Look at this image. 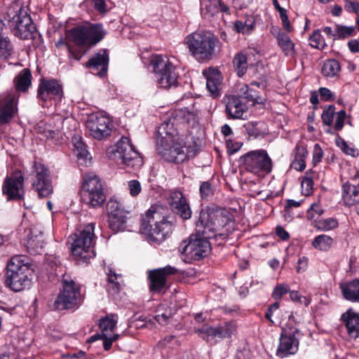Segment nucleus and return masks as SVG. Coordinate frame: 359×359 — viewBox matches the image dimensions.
I'll return each instance as SVG.
<instances>
[{"label":"nucleus","instance_id":"f257e3e1","mask_svg":"<svg viewBox=\"0 0 359 359\" xmlns=\"http://www.w3.org/2000/svg\"><path fill=\"white\" fill-rule=\"evenodd\" d=\"M194 120V115L187 109H180L173 111L168 122H164L159 128L161 136L157 144L158 153L169 162L183 163L192 158L196 153V144L193 138L180 136L172 128L175 126L189 123Z\"/></svg>","mask_w":359,"mask_h":359},{"label":"nucleus","instance_id":"f03ea898","mask_svg":"<svg viewBox=\"0 0 359 359\" xmlns=\"http://www.w3.org/2000/svg\"><path fill=\"white\" fill-rule=\"evenodd\" d=\"M231 222L232 215L226 209L208 207L200 212L196 230L217 241L221 239V244L228 237L227 226Z\"/></svg>","mask_w":359,"mask_h":359},{"label":"nucleus","instance_id":"7ed1b4c3","mask_svg":"<svg viewBox=\"0 0 359 359\" xmlns=\"http://www.w3.org/2000/svg\"><path fill=\"white\" fill-rule=\"evenodd\" d=\"M142 231L152 244H159L172 231V224L163 216L156 207H151L145 214Z\"/></svg>","mask_w":359,"mask_h":359},{"label":"nucleus","instance_id":"20e7f679","mask_svg":"<svg viewBox=\"0 0 359 359\" xmlns=\"http://www.w3.org/2000/svg\"><path fill=\"white\" fill-rule=\"evenodd\" d=\"M31 275L28 258L24 255H15L7 264L6 285L14 292H20L30 285Z\"/></svg>","mask_w":359,"mask_h":359},{"label":"nucleus","instance_id":"39448f33","mask_svg":"<svg viewBox=\"0 0 359 359\" xmlns=\"http://www.w3.org/2000/svg\"><path fill=\"white\" fill-rule=\"evenodd\" d=\"M218 42L215 36L203 32L191 33L184 39L191 55L200 62L212 58Z\"/></svg>","mask_w":359,"mask_h":359},{"label":"nucleus","instance_id":"423d86ee","mask_svg":"<svg viewBox=\"0 0 359 359\" xmlns=\"http://www.w3.org/2000/svg\"><path fill=\"white\" fill-rule=\"evenodd\" d=\"M6 18L16 37L22 40L33 38L36 27L25 8L18 4H12L8 8Z\"/></svg>","mask_w":359,"mask_h":359},{"label":"nucleus","instance_id":"0eeeda50","mask_svg":"<svg viewBox=\"0 0 359 359\" xmlns=\"http://www.w3.org/2000/svg\"><path fill=\"white\" fill-rule=\"evenodd\" d=\"M107 154L114 161L134 170H138L143 165L140 153L127 137L119 139L114 147L108 149Z\"/></svg>","mask_w":359,"mask_h":359},{"label":"nucleus","instance_id":"6e6552de","mask_svg":"<svg viewBox=\"0 0 359 359\" xmlns=\"http://www.w3.org/2000/svg\"><path fill=\"white\" fill-rule=\"evenodd\" d=\"M151 64L160 88L169 89L178 85L176 67L167 56L155 55L151 58Z\"/></svg>","mask_w":359,"mask_h":359},{"label":"nucleus","instance_id":"1a4fd4ad","mask_svg":"<svg viewBox=\"0 0 359 359\" xmlns=\"http://www.w3.org/2000/svg\"><path fill=\"white\" fill-rule=\"evenodd\" d=\"M95 224L90 223L78 234H75L72 238L71 250L72 255L78 260L88 262L95 257L92 249L95 238Z\"/></svg>","mask_w":359,"mask_h":359},{"label":"nucleus","instance_id":"9d476101","mask_svg":"<svg viewBox=\"0 0 359 359\" xmlns=\"http://www.w3.org/2000/svg\"><path fill=\"white\" fill-rule=\"evenodd\" d=\"M83 180L81 190L82 201L92 208L101 207L106 200V196L100 180L93 173L86 174Z\"/></svg>","mask_w":359,"mask_h":359},{"label":"nucleus","instance_id":"9b49d317","mask_svg":"<svg viewBox=\"0 0 359 359\" xmlns=\"http://www.w3.org/2000/svg\"><path fill=\"white\" fill-rule=\"evenodd\" d=\"M196 231V233L190 235L188 242L184 241L179 247V252L190 261L202 259L209 254L211 249L208 241L211 238Z\"/></svg>","mask_w":359,"mask_h":359},{"label":"nucleus","instance_id":"f8f14e48","mask_svg":"<svg viewBox=\"0 0 359 359\" xmlns=\"http://www.w3.org/2000/svg\"><path fill=\"white\" fill-rule=\"evenodd\" d=\"M243 168L248 172L262 176L269 174L273 168V162L264 149L250 151L241 157Z\"/></svg>","mask_w":359,"mask_h":359},{"label":"nucleus","instance_id":"ddd939ff","mask_svg":"<svg viewBox=\"0 0 359 359\" xmlns=\"http://www.w3.org/2000/svg\"><path fill=\"white\" fill-rule=\"evenodd\" d=\"M106 32L100 24L85 23L69 31L72 41L79 46H94L105 36Z\"/></svg>","mask_w":359,"mask_h":359},{"label":"nucleus","instance_id":"4468645a","mask_svg":"<svg viewBox=\"0 0 359 359\" xmlns=\"http://www.w3.org/2000/svg\"><path fill=\"white\" fill-rule=\"evenodd\" d=\"M62 282V288L54 303L55 308L60 311L74 308L81 297L79 286L70 277L64 276Z\"/></svg>","mask_w":359,"mask_h":359},{"label":"nucleus","instance_id":"2eb2a0df","mask_svg":"<svg viewBox=\"0 0 359 359\" xmlns=\"http://www.w3.org/2000/svg\"><path fill=\"white\" fill-rule=\"evenodd\" d=\"M32 189L40 198L48 197L53 193L50 173L43 164L34 162L32 165Z\"/></svg>","mask_w":359,"mask_h":359},{"label":"nucleus","instance_id":"dca6fc26","mask_svg":"<svg viewBox=\"0 0 359 359\" xmlns=\"http://www.w3.org/2000/svg\"><path fill=\"white\" fill-rule=\"evenodd\" d=\"M86 128L93 138L101 140L111 135L113 122L109 116L102 113L91 114L86 121Z\"/></svg>","mask_w":359,"mask_h":359},{"label":"nucleus","instance_id":"f3484780","mask_svg":"<svg viewBox=\"0 0 359 359\" xmlns=\"http://www.w3.org/2000/svg\"><path fill=\"white\" fill-rule=\"evenodd\" d=\"M299 330L296 327H286L283 329L280 337V343L277 350V355L285 357L294 354L298 348V338Z\"/></svg>","mask_w":359,"mask_h":359},{"label":"nucleus","instance_id":"a211bd4d","mask_svg":"<svg viewBox=\"0 0 359 359\" xmlns=\"http://www.w3.org/2000/svg\"><path fill=\"white\" fill-rule=\"evenodd\" d=\"M177 272L178 269L171 266L149 271L148 274L149 290L154 293L161 292L165 287L168 277Z\"/></svg>","mask_w":359,"mask_h":359},{"label":"nucleus","instance_id":"6ab92c4d","mask_svg":"<svg viewBox=\"0 0 359 359\" xmlns=\"http://www.w3.org/2000/svg\"><path fill=\"white\" fill-rule=\"evenodd\" d=\"M24 177L17 171L6 177L2 186V192L9 200L20 199L24 194Z\"/></svg>","mask_w":359,"mask_h":359},{"label":"nucleus","instance_id":"aec40b11","mask_svg":"<svg viewBox=\"0 0 359 359\" xmlns=\"http://www.w3.org/2000/svg\"><path fill=\"white\" fill-rule=\"evenodd\" d=\"M63 97L62 86L54 79H41L40 81L37 97L42 101L48 100H61Z\"/></svg>","mask_w":359,"mask_h":359},{"label":"nucleus","instance_id":"412c9836","mask_svg":"<svg viewBox=\"0 0 359 359\" xmlns=\"http://www.w3.org/2000/svg\"><path fill=\"white\" fill-rule=\"evenodd\" d=\"M168 203L172 210L182 219L187 220L191 217V210L183 194L177 190H172L168 197Z\"/></svg>","mask_w":359,"mask_h":359},{"label":"nucleus","instance_id":"4be33fe9","mask_svg":"<svg viewBox=\"0 0 359 359\" xmlns=\"http://www.w3.org/2000/svg\"><path fill=\"white\" fill-rule=\"evenodd\" d=\"M225 104V111L229 118L243 119L247 112L248 106L242 98L236 95H226L223 98Z\"/></svg>","mask_w":359,"mask_h":359},{"label":"nucleus","instance_id":"5701e85b","mask_svg":"<svg viewBox=\"0 0 359 359\" xmlns=\"http://www.w3.org/2000/svg\"><path fill=\"white\" fill-rule=\"evenodd\" d=\"M18 99L12 93L0 96V124L8 123L17 111Z\"/></svg>","mask_w":359,"mask_h":359},{"label":"nucleus","instance_id":"b1692460","mask_svg":"<svg viewBox=\"0 0 359 359\" xmlns=\"http://www.w3.org/2000/svg\"><path fill=\"white\" fill-rule=\"evenodd\" d=\"M219 13H229V7L221 0H201V13L205 19H211Z\"/></svg>","mask_w":359,"mask_h":359},{"label":"nucleus","instance_id":"393cba45","mask_svg":"<svg viewBox=\"0 0 359 359\" xmlns=\"http://www.w3.org/2000/svg\"><path fill=\"white\" fill-rule=\"evenodd\" d=\"M109 56L104 50H100L92 57L86 63V67L93 70L95 74L100 77L106 75L108 68Z\"/></svg>","mask_w":359,"mask_h":359},{"label":"nucleus","instance_id":"a878e982","mask_svg":"<svg viewBox=\"0 0 359 359\" xmlns=\"http://www.w3.org/2000/svg\"><path fill=\"white\" fill-rule=\"evenodd\" d=\"M339 287L344 299L353 303H359V278L341 282Z\"/></svg>","mask_w":359,"mask_h":359},{"label":"nucleus","instance_id":"bb28decb","mask_svg":"<svg viewBox=\"0 0 359 359\" xmlns=\"http://www.w3.org/2000/svg\"><path fill=\"white\" fill-rule=\"evenodd\" d=\"M341 201L347 208L353 207L359 203V185L351 184L349 182L344 183L341 186Z\"/></svg>","mask_w":359,"mask_h":359},{"label":"nucleus","instance_id":"cd10ccee","mask_svg":"<svg viewBox=\"0 0 359 359\" xmlns=\"http://www.w3.org/2000/svg\"><path fill=\"white\" fill-rule=\"evenodd\" d=\"M347 333L351 338L359 337V313L349 309L341 316Z\"/></svg>","mask_w":359,"mask_h":359},{"label":"nucleus","instance_id":"c85d7f7f","mask_svg":"<svg viewBox=\"0 0 359 359\" xmlns=\"http://www.w3.org/2000/svg\"><path fill=\"white\" fill-rule=\"evenodd\" d=\"M276 33H274L278 47L280 48L285 56L294 57L296 55L295 45L290 39L287 34L283 32L280 29H276Z\"/></svg>","mask_w":359,"mask_h":359},{"label":"nucleus","instance_id":"c756f323","mask_svg":"<svg viewBox=\"0 0 359 359\" xmlns=\"http://www.w3.org/2000/svg\"><path fill=\"white\" fill-rule=\"evenodd\" d=\"M206 78L208 90L214 95H217L222 83V77L219 71L215 68H209L203 72Z\"/></svg>","mask_w":359,"mask_h":359},{"label":"nucleus","instance_id":"7c9ffc66","mask_svg":"<svg viewBox=\"0 0 359 359\" xmlns=\"http://www.w3.org/2000/svg\"><path fill=\"white\" fill-rule=\"evenodd\" d=\"M294 160L292 167L298 171H302L306 167V158L307 156L306 148L302 144H297L293 151Z\"/></svg>","mask_w":359,"mask_h":359},{"label":"nucleus","instance_id":"2f4dec72","mask_svg":"<svg viewBox=\"0 0 359 359\" xmlns=\"http://www.w3.org/2000/svg\"><path fill=\"white\" fill-rule=\"evenodd\" d=\"M118 316L115 314L107 315L100 320V329L102 337L113 335L116 329Z\"/></svg>","mask_w":359,"mask_h":359},{"label":"nucleus","instance_id":"473e14b6","mask_svg":"<svg viewBox=\"0 0 359 359\" xmlns=\"http://www.w3.org/2000/svg\"><path fill=\"white\" fill-rule=\"evenodd\" d=\"M244 128L249 137L253 139L263 137L268 133L265 123L262 121L248 122L244 125Z\"/></svg>","mask_w":359,"mask_h":359},{"label":"nucleus","instance_id":"72a5a7b5","mask_svg":"<svg viewBox=\"0 0 359 359\" xmlns=\"http://www.w3.org/2000/svg\"><path fill=\"white\" fill-rule=\"evenodd\" d=\"M16 90L26 92L32 83V74L28 69H24L15 79Z\"/></svg>","mask_w":359,"mask_h":359},{"label":"nucleus","instance_id":"f704fd0d","mask_svg":"<svg viewBox=\"0 0 359 359\" xmlns=\"http://www.w3.org/2000/svg\"><path fill=\"white\" fill-rule=\"evenodd\" d=\"M44 236L34 235V237H28L25 245L30 254L41 253L44 247Z\"/></svg>","mask_w":359,"mask_h":359},{"label":"nucleus","instance_id":"c9c22d12","mask_svg":"<svg viewBox=\"0 0 359 359\" xmlns=\"http://www.w3.org/2000/svg\"><path fill=\"white\" fill-rule=\"evenodd\" d=\"M237 323L234 320L225 321L217 327V337L231 338L232 335L237 332Z\"/></svg>","mask_w":359,"mask_h":359},{"label":"nucleus","instance_id":"e433bc0d","mask_svg":"<svg viewBox=\"0 0 359 359\" xmlns=\"http://www.w3.org/2000/svg\"><path fill=\"white\" fill-rule=\"evenodd\" d=\"M13 53L14 44L11 38L5 34L0 35V57L8 60Z\"/></svg>","mask_w":359,"mask_h":359},{"label":"nucleus","instance_id":"4c0bfd02","mask_svg":"<svg viewBox=\"0 0 359 359\" xmlns=\"http://www.w3.org/2000/svg\"><path fill=\"white\" fill-rule=\"evenodd\" d=\"M233 65L238 76H243L248 69L247 54L244 52L237 53L233 57Z\"/></svg>","mask_w":359,"mask_h":359},{"label":"nucleus","instance_id":"58836bf2","mask_svg":"<svg viewBox=\"0 0 359 359\" xmlns=\"http://www.w3.org/2000/svg\"><path fill=\"white\" fill-rule=\"evenodd\" d=\"M129 213L113 215L109 216V226L114 232L123 230L126 226V223Z\"/></svg>","mask_w":359,"mask_h":359},{"label":"nucleus","instance_id":"ea45409f","mask_svg":"<svg viewBox=\"0 0 359 359\" xmlns=\"http://www.w3.org/2000/svg\"><path fill=\"white\" fill-rule=\"evenodd\" d=\"M334 240L327 235L322 234L315 237L312 241V246L320 251H328L332 246Z\"/></svg>","mask_w":359,"mask_h":359},{"label":"nucleus","instance_id":"a19ab883","mask_svg":"<svg viewBox=\"0 0 359 359\" xmlns=\"http://www.w3.org/2000/svg\"><path fill=\"white\" fill-rule=\"evenodd\" d=\"M107 290L109 292L112 294L118 293L122 283L121 276L110 271L107 275Z\"/></svg>","mask_w":359,"mask_h":359},{"label":"nucleus","instance_id":"79ce46f5","mask_svg":"<svg viewBox=\"0 0 359 359\" xmlns=\"http://www.w3.org/2000/svg\"><path fill=\"white\" fill-rule=\"evenodd\" d=\"M339 225L338 221L334 217L315 219L314 227L322 231H328L336 229Z\"/></svg>","mask_w":359,"mask_h":359},{"label":"nucleus","instance_id":"37998d69","mask_svg":"<svg viewBox=\"0 0 359 359\" xmlns=\"http://www.w3.org/2000/svg\"><path fill=\"white\" fill-rule=\"evenodd\" d=\"M39 133L43 135L47 139L51 140L54 143L57 144L60 142L61 133L58 130H52L46 123L41 122L38 126Z\"/></svg>","mask_w":359,"mask_h":359},{"label":"nucleus","instance_id":"c03bdc74","mask_svg":"<svg viewBox=\"0 0 359 359\" xmlns=\"http://www.w3.org/2000/svg\"><path fill=\"white\" fill-rule=\"evenodd\" d=\"M239 96L242 100H246L247 102H251L253 104L259 102L258 93L247 85H243L238 90Z\"/></svg>","mask_w":359,"mask_h":359},{"label":"nucleus","instance_id":"a18cd8bd","mask_svg":"<svg viewBox=\"0 0 359 359\" xmlns=\"http://www.w3.org/2000/svg\"><path fill=\"white\" fill-rule=\"evenodd\" d=\"M340 71V65L336 60H328L322 67V74L327 77H333Z\"/></svg>","mask_w":359,"mask_h":359},{"label":"nucleus","instance_id":"49530a36","mask_svg":"<svg viewBox=\"0 0 359 359\" xmlns=\"http://www.w3.org/2000/svg\"><path fill=\"white\" fill-rule=\"evenodd\" d=\"M354 31L355 27L353 26H344L336 24L334 39L348 38L353 34Z\"/></svg>","mask_w":359,"mask_h":359},{"label":"nucleus","instance_id":"de8ad7c7","mask_svg":"<svg viewBox=\"0 0 359 359\" xmlns=\"http://www.w3.org/2000/svg\"><path fill=\"white\" fill-rule=\"evenodd\" d=\"M196 332L204 340L208 341L210 339L217 337V327H212L208 325H205L202 328L197 329Z\"/></svg>","mask_w":359,"mask_h":359},{"label":"nucleus","instance_id":"09e8293b","mask_svg":"<svg viewBox=\"0 0 359 359\" xmlns=\"http://www.w3.org/2000/svg\"><path fill=\"white\" fill-rule=\"evenodd\" d=\"M107 208L108 210L109 216L113 215L129 213L128 211H126L123 209V205L120 201L113 198H111L108 201Z\"/></svg>","mask_w":359,"mask_h":359},{"label":"nucleus","instance_id":"8fccbe9b","mask_svg":"<svg viewBox=\"0 0 359 359\" xmlns=\"http://www.w3.org/2000/svg\"><path fill=\"white\" fill-rule=\"evenodd\" d=\"M337 112L335 111V107L330 105L324 109L321 118L324 124L327 126H332L334 123V118Z\"/></svg>","mask_w":359,"mask_h":359},{"label":"nucleus","instance_id":"3c124183","mask_svg":"<svg viewBox=\"0 0 359 359\" xmlns=\"http://www.w3.org/2000/svg\"><path fill=\"white\" fill-rule=\"evenodd\" d=\"M310 44L312 47L323 49L325 46V42L319 29L315 30L309 37Z\"/></svg>","mask_w":359,"mask_h":359},{"label":"nucleus","instance_id":"603ef678","mask_svg":"<svg viewBox=\"0 0 359 359\" xmlns=\"http://www.w3.org/2000/svg\"><path fill=\"white\" fill-rule=\"evenodd\" d=\"M74 147L77 152V156L79 158L87 159L89 156V153L86 149V145L83 142L81 141V138H74Z\"/></svg>","mask_w":359,"mask_h":359},{"label":"nucleus","instance_id":"864d4df0","mask_svg":"<svg viewBox=\"0 0 359 359\" xmlns=\"http://www.w3.org/2000/svg\"><path fill=\"white\" fill-rule=\"evenodd\" d=\"M324 212V210L318 203H313L307 211V217L309 219H318L319 217Z\"/></svg>","mask_w":359,"mask_h":359},{"label":"nucleus","instance_id":"5fc2aeb1","mask_svg":"<svg viewBox=\"0 0 359 359\" xmlns=\"http://www.w3.org/2000/svg\"><path fill=\"white\" fill-rule=\"evenodd\" d=\"M290 298L292 302L306 306H308L311 303L309 297L302 296L299 292L296 290L290 291Z\"/></svg>","mask_w":359,"mask_h":359},{"label":"nucleus","instance_id":"6e6d98bb","mask_svg":"<svg viewBox=\"0 0 359 359\" xmlns=\"http://www.w3.org/2000/svg\"><path fill=\"white\" fill-rule=\"evenodd\" d=\"M254 28L252 22L247 23V22H242L241 20H237L234 23V29L238 33L248 34Z\"/></svg>","mask_w":359,"mask_h":359},{"label":"nucleus","instance_id":"4d7b16f0","mask_svg":"<svg viewBox=\"0 0 359 359\" xmlns=\"http://www.w3.org/2000/svg\"><path fill=\"white\" fill-rule=\"evenodd\" d=\"M200 194L203 199H208L213 195L212 186L209 181L203 182L200 186Z\"/></svg>","mask_w":359,"mask_h":359},{"label":"nucleus","instance_id":"13d9d810","mask_svg":"<svg viewBox=\"0 0 359 359\" xmlns=\"http://www.w3.org/2000/svg\"><path fill=\"white\" fill-rule=\"evenodd\" d=\"M288 292H290V287L287 285L278 284L273 290L272 297L276 300H279Z\"/></svg>","mask_w":359,"mask_h":359},{"label":"nucleus","instance_id":"bf43d9fd","mask_svg":"<svg viewBox=\"0 0 359 359\" xmlns=\"http://www.w3.org/2000/svg\"><path fill=\"white\" fill-rule=\"evenodd\" d=\"M346 111L344 110H341L336 114V116L334 120V128L336 130H341L344 125V121L346 119Z\"/></svg>","mask_w":359,"mask_h":359},{"label":"nucleus","instance_id":"052dcab7","mask_svg":"<svg viewBox=\"0 0 359 359\" xmlns=\"http://www.w3.org/2000/svg\"><path fill=\"white\" fill-rule=\"evenodd\" d=\"M322 100L325 102L332 101L335 99L334 94L328 88L320 87L318 90Z\"/></svg>","mask_w":359,"mask_h":359},{"label":"nucleus","instance_id":"680f3d73","mask_svg":"<svg viewBox=\"0 0 359 359\" xmlns=\"http://www.w3.org/2000/svg\"><path fill=\"white\" fill-rule=\"evenodd\" d=\"M324 153L318 144H315L313 149V163L316 165L320 163L323 157Z\"/></svg>","mask_w":359,"mask_h":359},{"label":"nucleus","instance_id":"e2e57ef3","mask_svg":"<svg viewBox=\"0 0 359 359\" xmlns=\"http://www.w3.org/2000/svg\"><path fill=\"white\" fill-rule=\"evenodd\" d=\"M130 194L132 196H137L141 191V185L139 181L133 180L128 182Z\"/></svg>","mask_w":359,"mask_h":359},{"label":"nucleus","instance_id":"0e129e2a","mask_svg":"<svg viewBox=\"0 0 359 359\" xmlns=\"http://www.w3.org/2000/svg\"><path fill=\"white\" fill-rule=\"evenodd\" d=\"M119 337L118 334L108 335L102 337L103 340V347L105 351H109L111 348L112 343L116 341Z\"/></svg>","mask_w":359,"mask_h":359},{"label":"nucleus","instance_id":"69168bd1","mask_svg":"<svg viewBox=\"0 0 359 359\" xmlns=\"http://www.w3.org/2000/svg\"><path fill=\"white\" fill-rule=\"evenodd\" d=\"M313 182L310 177H305L302 182V187L305 191V194L309 195L313 189Z\"/></svg>","mask_w":359,"mask_h":359},{"label":"nucleus","instance_id":"338daca9","mask_svg":"<svg viewBox=\"0 0 359 359\" xmlns=\"http://www.w3.org/2000/svg\"><path fill=\"white\" fill-rule=\"evenodd\" d=\"M242 145L243 144L240 142H233L231 140L226 141L228 150L232 154L238 151L241 148Z\"/></svg>","mask_w":359,"mask_h":359},{"label":"nucleus","instance_id":"774afa93","mask_svg":"<svg viewBox=\"0 0 359 359\" xmlns=\"http://www.w3.org/2000/svg\"><path fill=\"white\" fill-rule=\"evenodd\" d=\"M308 266V259L303 256L297 262V272L302 273L306 271Z\"/></svg>","mask_w":359,"mask_h":359}]
</instances>
